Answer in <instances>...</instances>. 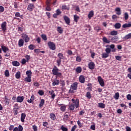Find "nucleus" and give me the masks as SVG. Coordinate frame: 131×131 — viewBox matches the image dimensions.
Listing matches in <instances>:
<instances>
[{
  "label": "nucleus",
  "instance_id": "nucleus-39",
  "mask_svg": "<svg viewBox=\"0 0 131 131\" xmlns=\"http://www.w3.org/2000/svg\"><path fill=\"white\" fill-rule=\"evenodd\" d=\"M74 20L75 22H78V20H79V16H77V15H74Z\"/></svg>",
  "mask_w": 131,
  "mask_h": 131
},
{
  "label": "nucleus",
  "instance_id": "nucleus-50",
  "mask_svg": "<svg viewBox=\"0 0 131 131\" xmlns=\"http://www.w3.org/2000/svg\"><path fill=\"white\" fill-rule=\"evenodd\" d=\"M90 128L91 129H92V130H96V125L95 124L91 125Z\"/></svg>",
  "mask_w": 131,
  "mask_h": 131
},
{
  "label": "nucleus",
  "instance_id": "nucleus-34",
  "mask_svg": "<svg viewBox=\"0 0 131 131\" xmlns=\"http://www.w3.org/2000/svg\"><path fill=\"white\" fill-rule=\"evenodd\" d=\"M24 81H26L27 82H31V77H26Z\"/></svg>",
  "mask_w": 131,
  "mask_h": 131
},
{
  "label": "nucleus",
  "instance_id": "nucleus-31",
  "mask_svg": "<svg viewBox=\"0 0 131 131\" xmlns=\"http://www.w3.org/2000/svg\"><path fill=\"white\" fill-rule=\"evenodd\" d=\"M131 27V24H124L122 25L123 28H128Z\"/></svg>",
  "mask_w": 131,
  "mask_h": 131
},
{
  "label": "nucleus",
  "instance_id": "nucleus-23",
  "mask_svg": "<svg viewBox=\"0 0 131 131\" xmlns=\"http://www.w3.org/2000/svg\"><path fill=\"white\" fill-rule=\"evenodd\" d=\"M12 64L13 66H15L16 67H18V66H20V62L17 61H14L12 62Z\"/></svg>",
  "mask_w": 131,
  "mask_h": 131
},
{
  "label": "nucleus",
  "instance_id": "nucleus-62",
  "mask_svg": "<svg viewBox=\"0 0 131 131\" xmlns=\"http://www.w3.org/2000/svg\"><path fill=\"white\" fill-rule=\"evenodd\" d=\"M33 129L34 131H37V126L36 125H33Z\"/></svg>",
  "mask_w": 131,
  "mask_h": 131
},
{
  "label": "nucleus",
  "instance_id": "nucleus-32",
  "mask_svg": "<svg viewBox=\"0 0 131 131\" xmlns=\"http://www.w3.org/2000/svg\"><path fill=\"white\" fill-rule=\"evenodd\" d=\"M57 31H58L59 33L62 34L63 33V28L61 27H57Z\"/></svg>",
  "mask_w": 131,
  "mask_h": 131
},
{
  "label": "nucleus",
  "instance_id": "nucleus-16",
  "mask_svg": "<svg viewBox=\"0 0 131 131\" xmlns=\"http://www.w3.org/2000/svg\"><path fill=\"white\" fill-rule=\"evenodd\" d=\"M49 94H50L52 99H55V97H56V94H55V92L54 91V90L49 91Z\"/></svg>",
  "mask_w": 131,
  "mask_h": 131
},
{
  "label": "nucleus",
  "instance_id": "nucleus-1",
  "mask_svg": "<svg viewBox=\"0 0 131 131\" xmlns=\"http://www.w3.org/2000/svg\"><path fill=\"white\" fill-rule=\"evenodd\" d=\"M72 102L73 103H71L69 105V109L71 111H73L76 108H78L79 107V99H76V100L74 98L72 99Z\"/></svg>",
  "mask_w": 131,
  "mask_h": 131
},
{
  "label": "nucleus",
  "instance_id": "nucleus-2",
  "mask_svg": "<svg viewBox=\"0 0 131 131\" xmlns=\"http://www.w3.org/2000/svg\"><path fill=\"white\" fill-rule=\"evenodd\" d=\"M52 71V74H53V75H56V77H59V78H62V73L59 72V71H60V70L58 69V67H57V66H54Z\"/></svg>",
  "mask_w": 131,
  "mask_h": 131
},
{
  "label": "nucleus",
  "instance_id": "nucleus-4",
  "mask_svg": "<svg viewBox=\"0 0 131 131\" xmlns=\"http://www.w3.org/2000/svg\"><path fill=\"white\" fill-rule=\"evenodd\" d=\"M48 46L50 50H52V51H55V50H56V44H55L54 42H48Z\"/></svg>",
  "mask_w": 131,
  "mask_h": 131
},
{
  "label": "nucleus",
  "instance_id": "nucleus-55",
  "mask_svg": "<svg viewBox=\"0 0 131 131\" xmlns=\"http://www.w3.org/2000/svg\"><path fill=\"white\" fill-rule=\"evenodd\" d=\"M5 57H7V58H11V54L10 53L8 52L6 54H4Z\"/></svg>",
  "mask_w": 131,
  "mask_h": 131
},
{
  "label": "nucleus",
  "instance_id": "nucleus-45",
  "mask_svg": "<svg viewBox=\"0 0 131 131\" xmlns=\"http://www.w3.org/2000/svg\"><path fill=\"white\" fill-rule=\"evenodd\" d=\"M60 129L62 131H68V128L67 127H64V125H62L60 127Z\"/></svg>",
  "mask_w": 131,
  "mask_h": 131
},
{
  "label": "nucleus",
  "instance_id": "nucleus-46",
  "mask_svg": "<svg viewBox=\"0 0 131 131\" xmlns=\"http://www.w3.org/2000/svg\"><path fill=\"white\" fill-rule=\"evenodd\" d=\"M41 37L43 39V40H48V37H47V35L46 34H42L41 36Z\"/></svg>",
  "mask_w": 131,
  "mask_h": 131
},
{
  "label": "nucleus",
  "instance_id": "nucleus-54",
  "mask_svg": "<svg viewBox=\"0 0 131 131\" xmlns=\"http://www.w3.org/2000/svg\"><path fill=\"white\" fill-rule=\"evenodd\" d=\"M94 30H96L97 32H99V30H101V28L99 26L95 27Z\"/></svg>",
  "mask_w": 131,
  "mask_h": 131
},
{
  "label": "nucleus",
  "instance_id": "nucleus-53",
  "mask_svg": "<svg viewBox=\"0 0 131 131\" xmlns=\"http://www.w3.org/2000/svg\"><path fill=\"white\" fill-rule=\"evenodd\" d=\"M46 11H52V8H51V6H47L46 8Z\"/></svg>",
  "mask_w": 131,
  "mask_h": 131
},
{
  "label": "nucleus",
  "instance_id": "nucleus-29",
  "mask_svg": "<svg viewBox=\"0 0 131 131\" xmlns=\"http://www.w3.org/2000/svg\"><path fill=\"white\" fill-rule=\"evenodd\" d=\"M24 39L25 40V42H28L29 41V37L27 34L24 35Z\"/></svg>",
  "mask_w": 131,
  "mask_h": 131
},
{
  "label": "nucleus",
  "instance_id": "nucleus-56",
  "mask_svg": "<svg viewBox=\"0 0 131 131\" xmlns=\"http://www.w3.org/2000/svg\"><path fill=\"white\" fill-rule=\"evenodd\" d=\"M76 60L77 62H81V58H80V56H77Z\"/></svg>",
  "mask_w": 131,
  "mask_h": 131
},
{
  "label": "nucleus",
  "instance_id": "nucleus-25",
  "mask_svg": "<svg viewBox=\"0 0 131 131\" xmlns=\"http://www.w3.org/2000/svg\"><path fill=\"white\" fill-rule=\"evenodd\" d=\"M21 77V73L20 71H18L15 74V78L16 79H19Z\"/></svg>",
  "mask_w": 131,
  "mask_h": 131
},
{
  "label": "nucleus",
  "instance_id": "nucleus-60",
  "mask_svg": "<svg viewBox=\"0 0 131 131\" xmlns=\"http://www.w3.org/2000/svg\"><path fill=\"white\" fill-rule=\"evenodd\" d=\"M14 9H18V3L17 2L14 3Z\"/></svg>",
  "mask_w": 131,
  "mask_h": 131
},
{
  "label": "nucleus",
  "instance_id": "nucleus-22",
  "mask_svg": "<svg viewBox=\"0 0 131 131\" xmlns=\"http://www.w3.org/2000/svg\"><path fill=\"white\" fill-rule=\"evenodd\" d=\"M60 83V81L59 80H55L52 82L53 86H55V85H59Z\"/></svg>",
  "mask_w": 131,
  "mask_h": 131
},
{
  "label": "nucleus",
  "instance_id": "nucleus-37",
  "mask_svg": "<svg viewBox=\"0 0 131 131\" xmlns=\"http://www.w3.org/2000/svg\"><path fill=\"white\" fill-rule=\"evenodd\" d=\"M98 107H99V108H105V107H106V105L104 103H98Z\"/></svg>",
  "mask_w": 131,
  "mask_h": 131
},
{
  "label": "nucleus",
  "instance_id": "nucleus-6",
  "mask_svg": "<svg viewBox=\"0 0 131 131\" xmlns=\"http://www.w3.org/2000/svg\"><path fill=\"white\" fill-rule=\"evenodd\" d=\"M98 80L101 86H105V82H104V80L103 78H102L101 76H99L98 77Z\"/></svg>",
  "mask_w": 131,
  "mask_h": 131
},
{
  "label": "nucleus",
  "instance_id": "nucleus-59",
  "mask_svg": "<svg viewBox=\"0 0 131 131\" xmlns=\"http://www.w3.org/2000/svg\"><path fill=\"white\" fill-rule=\"evenodd\" d=\"M18 131H23V126L21 125H18Z\"/></svg>",
  "mask_w": 131,
  "mask_h": 131
},
{
  "label": "nucleus",
  "instance_id": "nucleus-24",
  "mask_svg": "<svg viewBox=\"0 0 131 131\" xmlns=\"http://www.w3.org/2000/svg\"><path fill=\"white\" fill-rule=\"evenodd\" d=\"M102 40L103 42H105V43H110V42H111V41L110 40H108L106 37H103Z\"/></svg>",
  "mask_w": 131,
  "mask_h": 131
},
{
  "label": "nucleus",
  "instance_id": "nucleus-19",
  "mask_svg": "<svg viewBox=\"0 0 131 131\" xmlns=\"http://www.w3.org/2000/svg\"><path fill=\"white\" fill-rule=\"evenodd\" d=\"M93 16H94V11L93 10L90 11L88 14V18L89 19H92V18H93Z\"/></svg>",
  "mask_w": 131,
  "mask_h": 131
},
{
  "label": "nucleus",
  "instance_id": "nucleus-63",
  "mask_svg": "<svg viewBox=\"0 0 131 131\" xmlns=\"http://www.w3.org/2000/svg\"><path fill=\"white\" fill-rule=\"evenodd\" d=\"M126 131H131V128H130L129 126H126Z\"/></svg>",
  "mask_w": 131,
  "mask_h": 131
},
{
  "label": "nucleus",
  "instance_id": "nucleus-14",
  "mask_svg": "<svg viewBox=\"0 0 131 131\" xmlns=\"http://www.w3.org/2000/svg\"><path fill=\"white\" fill-rule=\"evenodd\" d=\"M89 69H91V70H93V69H95V63L93 62H91L88 64Z\"/></svg>",
  "mask_w": 131,
  "mask_h": 131
},
{
  "label": "nucleus",
  "instance_id": "nucleus-48",
  "mask_svg": "<svg viewBox=\"0 0 131 131\" xmlns=\"http://www.w3.org/2000/svg\"><path fill=\"white\" fill-rule=\"evenodd\" d=\"M38 94L40 95V96H43L45 92H43V91L42 90H39L38 92Z\"/></svg>",
  "mask_w": 131,
  "mask_h": 131
},
{
  "label": "nucleus",
  "instance_id": "nucleus-44",
  "mask_svg": "<svg viewBox=\"0 0 131 131\" xmlns=\"http://www.w3.org/2000/svg\"><path fill=\"white\" fill-rule=\"evenodd\" d=\"M105 53H106L107 54H110V53H111V48H107L105 49Z\"/></svg>",
  "mask_w": 131,
  "mask_h": 131
},
{
  "label": "nucleus",
  "instance_id": "nucleus-17",
  "mask_svg": "<svg viewBox=\"0 0 131 131\" xmlns=\"http://www.w3.org/2000/svg\"><path fill=\"white\" fill-rule=\"evenodd\" d=\"M34 99H35V96H34V95H32L30 99H28L27 100L28 103H32V102L34 101Z\"/></svg>",
  "mask_w": 131,
  "mask_h": 131
},
{
  "label": "nucleus",
  "instance_id": "nucleus-26",
  "mask_svg": "<svg viewBox=\"0 0 131 131\" xmlns=\"http://www.w3.org/2000/svg\"><path fill=\"white\" fill-rule=\"evenodd\" d=\"M43 105H45V99H41L40 100V102L39 104V108H41L42 107V106H43Z\"/></svg>",
  "mask_w": 131,
  "mask_h": 131
},
{
  "label": "nucleus",
  "instance_id": "nucleus-3",
  "mask_svg": "<svg viewBox=\"0 0 131 131\" xmlns=\"http://www.w3.org/2000/svg\"><path fill=\"white\" fill-rule=\"evenodd\" d=\"M57 57L59 59L56 60V62L57 63V66L59 67L60 65H61V62H62L61 60L64 59V55L61 53H59L58 54Z\"/></svg>",
  "mask_w": 131,
  "mask_h": 131
},
{
  "label": "nucleus",
  "instance_id": "nucleus-35",
  "mask_svg": "<svg viewBox=\"0 0 131 131\" xmlns=\"http://www.w3.org/2000/svg\"><path fill=\"white\" fill-rule=\"evenodd\" d=\"M85 97L88 98V99H91L92 98V94H91V92H87V93L85 94Z\"/></svg>",
  "mask_w": 131,
  "mask_h": 131
},
{
  "label": "nucleus",
  "instance_id": "nucleus-61",
  "mask_svg": "<svg viewBox=\"0 0 131 131\" xmlns=\"http://www.w3.org/2000/svg\"><path fill=\"white\" fill-rule=\"evenodd\" d=\"M14 125H10L9 127V129L10 131H11L13 129L14 130Z\"/></svg>",
  "mask_w": 131,
  "mask_h": 131
},
{
  "label": "nucleus",
  "instance_id": "nucleus-43",
  "mask_svg": "<svg viewBox=\"0 0 131 131\" xmlns=\"http://www.w3.org/2000/svg\"><path fill=\"white\" fill-rule=\"evenodd\" d=\"M28 48H29V50H34V49H35V46H34V45L31 44L29 45Z\"/></svg>",
  "mask_w": 131,
  "mask_h": 131
},
{
  "label": "nucleus",
  "instance_id": "nucleus-13",
  "mask_svg": "<svg viewBox=\"0 0 131 131\" xmlns=\"http://www.w3.org/2000/svg\"><path fill=\"white\" fill-rule=\"evenodd\" d=\"M25 118H26V114L21 113L20 117V121L21 122H25Z\"/></svg>",
  "mask_w": 131,
  "mask_h": 131
},
{
  "label": "nucleus",
  "instance_id": "nucleus-9",
  "mask_svg": "<svg viewBox=\"0 0 131 131\" xmlns=\"http://www.w3.org/2000/svg\"><path fill=\"white\" fill-rule=\"evenodd\" d=\"M23 101H24V96H18L16 98V102H17V103H22Z\"/></svg>",
  "mask_w": 131,
  "mask_h": 131
},
{
  "label": "nucleus",
  "instance_id": "nucleus-15",
  "mask_svg": "<svg viewBox=\"0 0 131 131\" xmlns=\"http://www.w3.org/2000/svg\"><path fill=\"white\" fill-rule=\"evenodd\" d=\"M24 46V40L23 39H20L18 40V47L21 48V47H23Z\"/></svg>",
  "mask_w": 131,
  "mask_h": 131
},
{
  "label": "nucleus",
  "instance_id": "nucleus-36",
  "mask_svg": "<svg viewBox=\"0 0 131 131\" xmlns=\"http://www.w3.org/2000/svg\"><path fill=\"white\" fill-rule=\"evenodd\" d=\"M131 38V33H129V34L126 35L124 37V39H129Z\"/></svg>",
  "mask_w": 131,
  "mask_h": 131
},
{
  "label": "nucleus",
  "instance_id": "nucleus-51",
  "mask_svg": "<svg viewBox=\"0 0 131 131\" xmlns=\"http://www.w3.org/2000/svg\"><path fill=\"white\" fill-rule=\"evenodd\" d=\"M25 57L26 59L27 62H29V60L30 59V56L26 55V56H25Z\"/></svg>",
  "mask_w": 131,
  "mask_h": 131
},
{
  "label": "nucleus",
  "instance_id": "nucleus-64",
  "mask_svg": "<svg viewBox=\"0 0 131 131\" xmlns=\"http://www.w3.org/2000/svg\"><path fill=\"white\" fill-rule=\"evenodd\" d=\"M127 100H131V95L128 94L126 96Z\"/></svg>",
  "mask_w": 131,
  "mask_h": 131
},
{
  "label": "nucleus",
  "instance_id": "nucleus-49",
  "mask_svg": "<svg viewBox=\"0 0 131 131\" xmlns=\"http://www.w3.org/2000/svg\"><path fill=\"white\" fill-rule=\"evenodd\" d=\"M27 62V60H26V59H25V58H23L21 59V63L23 65H25V64H26Z\"/></svg>",
  "mask_w": 131,
  "mask_h": 131
},
{
  "label": "nucleus",
  "instance_id": "nucleus-20",
  "mask_svg": "<svg viewBox=\"0 0 131 131\" xmlns=\"http://www.w3.org/2000/svg\"><path fill=\"white\" fill-rule=\"evenodd\" d=\"M81 71H82V69L81 68V67H77L76 68V72L77 73H81Z\"/></svg>",
  "mask_w": 131,
  "mask_h": 131
},
{
  "label": "nucleus",
  "instance_id": "nucleus-21",
  "mask_svg": "<svg viewBox=\"0 0 131 131\" xmlns=\"http://www.w3.org/2000/svg\"><path fill=\"white\" fill-rule=\"evenodd\" d=\"M26 75L27 76V77H31L32 75V72H31L30 70L27 71L26 72Z\"/></svg>",
  "mask_w": 131,
  "mask_h": 131
},
{
  "label": "nucleus",
  "instance_id": "nucleus-10",
  "mask_svg": "<svg viewBox=\"0 0 131 131\" xmlns=\"http://www.w3.org/2000/svg\"><path fill=\"white\" fill-rule=\"evenodd\" d=\"M79 81L81 83H84L85 81V78L83 75H80L79 77Z\"/></svg>",
  "mask_w": 131,
  "mask_h": 131
},
{
  "label": "nucleus",
  "instance_id": "nucleus-7",
  "mask_svg": "<svg viewBox=\"0 0 131 131\" xmlns=\"http://www.w3.org/2000/svg\"><path fill=\"white\" fill-rule=\"evenodd\" d=\"M78 87V83L77 82H74L71 85V89L73 90V91H77V88Z\"/></svg>",
  "mask_w": 131,
  "mask_h": 131
},
{
  "label": "nucleus",
  "instance_id": "nucleus-18",
  "mask_svg": "<svg viewBox=\"0 0 131 131\" xmlns=\"http://www.w3.org/2000/svg\"><path fill=\"white\" fill-rule=\"evenodd\" d=\"M115 11L116 12L117 15H118L119 16L121 15V10L120 9V8L117 7L116 8Z\"/></svg>",
  "mask_w": 131,
  "mask_h": 131
},
{
  "label": "nucleus",
  "instance_id": "nucleus-58",
  "mask_svg": "<svg viewBox=\"0 0 131 131\" xmlns=\"http://www.w3.org/2000/svg\"><path fill=\"white\" fill-rule=\"evenodd\" d=\"M115 58H116V60H118V61H121V56H116Z\"/></svg>",
  "mask_w": 131,
  "mask_h": 131
},
{
  "label": "nucleus",
  "instance_id": "nucleus-5",
  "mask_svg": "<svg viewBox=\"0 0 131 131\" xmlns=\"http://www.w3.org/2000/svg\"><path fill=\"white\" fill-rule=\"evenodd\" d=\"M35 8V7L34 4H29L28 6L27 10L29 11V12H32Z\"/></svg>",
  "mask_w": 131,
  "mask_h": 131
},
{
  "label": "nucleus",
  "instance_id": "nucleus-47",
  "mask_svg": "<svg viewBox=\"0 0 131 131\" xmlns=\"http://www.w3.org/2000/svg\"><path fill=\"white\" fill-rule=\"evenodd\" d=\"M77 124L79 127H82L83 126V124L81 123V122L79 120L77 121Z\"/></svg>",
  "mask_w": 131,
  "mask_h": 131
},
{
  "label": "nucleus",
  "instance_id": "nucleus-38",
  "mask_svg": "<svg viewBox=\"0 0 131 131\" xmlns=\"http://www.w3.org/2000/svg\"><path fill=\"white\" fill-rule=\"evenodd\" d=\"M60 111H61L62 112H65V111H66V105H62L60 107Z\"/></svg>",
  "mask_w": 131,
  "mask_h": 131
},
{
  "label": "nucleus",
  "instance_id": "nucleus-40",
  "mask_svg": "<svg viewBox=\"0 0 131 131\" xmlns=\"http://www.w3.org/2000/svg\"><path fill=\"white\" fill-rule=\"evenodd\" d=\"M4 74L6 77H9V76H10V72H9V70H6L5 71Z\"/></svg>",
  "mask_w": 131,
  "mask_h": 131
},
{
  "label": "nucleus",
  "instance_id": "nucleus-28",
  "mask_svg": "<svg viewBox=\"0 0 131 131\" xmlns=\"http://www.w3.org/2000/svg\"><path fill=\"white\" fill-rule=\"evenodd\" d=\"M101 57L103 59H106V58H108L109 57V54L107 53H103L101 55Z\"/></svg>",
  "mask_w": 131,
  "mask_h": 131
},
{
  "label": "nucleus",
  "instance_id": "nucleus-52",
  "mask_svg": "<svg viewBox=\"0 0 131 131\" xmlns=\"http://www.w3.org/2000/svg\"><path fill=\"white\" fill-rule=\"evenodd\" d=\"M124 19L125 20H127L128 19V13L127 12H125L124 13Z\"/></svg>",
  "mask_w": 131,
  "mask_h": 131
},
{
  "label": "nucleus",
  "instance_id": "nucleus-30",
  "mask_svg": "<svg viewBox=\"0 0 131 131\" xmlns=\"http://www.w3.org/2000/svg\"><path fill=\"white\" fill-rule=\"evenodd\" d=\"M18 109H19V107L13 108V112H14V115H18V114L19 113V112H18Z\"/></svg>",
  "mask_w": 131,
  "mask_h": 131
},
{
  "label": "nucleus",
  "instance_id": "nucleus-33",
  "mask_svg": "<svg viewBox=\"0 0 131 131\" xmlns=\"http://www.w3.org/2000/svg\"><path fill=\"white\" fill-rule=\"evenodd\" d=\"M121 27V24L119 23H117L115 25V28L116 29H119Z\"/></svg>",
  "mask_w": 131,
  "mask_h": 131
},
{
  "label": "nucleus",
  "instance_id": "nucleus-8",
  "mask_svg": "<svg viewBox=\"0 0 131 131\" xmlns=\"http://www.w3.org/2000/svg\"><path fill=\"white\" fill-rule=\"evenodd\" d=\"M1 29H2V31H4V32H6L7 30V22L4 21L1 24Z\"/></svg>",
  "mask_w": 131,
  "mask_h": 131
},
{
  "label": "nucleus",
  "instance_id": "nucleus-57",
  "mask_svg": "<svg viewBox=\"0 0 131 131\" xmlns=\"http://www.w3.org/2000/svg\"><path fill=\"white\" fill-rule=\"evenodd\" d=\"M5 11V8L3 6H0V13H3Z\"/></svg>",
  "mask_w": 131,
  "mask_h": 131
},
{
  "label": "nucleus",
  "instance_id": "nucleus-42",
  "mask_svg": "<svg viewBox=\"0 0 131 131\" xmlns=\"http://www.w3.org/2000/svg\"><path fill=\"white\" fill-rule=\"evenodd\" d=\"M118 32L116 31H112L110 32V34L111 35H117Z\"/></svg>",
  "mask_w": 131,
  "mask_h": 131
},
{
  "label": "nucleus",
  "instance_id": "nucleus-11",
  "mask_svg": "<svg viewBox=\"0 0 131 131\" xmlns=\"http://www.w3.org/2000/svg\"><path fill=\"white\" fill-rule=\"evenodd\" d=\"M63 19L66 23V24H67L68 25H70V18H69V17H68V16H64Z\"/></svg>",
  "mask_w": 131,
  "mask_h": 131
},
{
  "label": "nucleus",
  "instance_id": "nucleus-12",
  "mask_svg": "<svg viewBox=\"0 0 131 131\" xmlns=\"http://www.w3.org/2000/svg\"><path fill=\"white\" fill-rule=\"evenodd\" d=\"M1 49L4 53H7V52H9V48H8V47L5 46L4 45L1 46Z\"/></svg>",
  "mask_w": 131,
  "mask_h": 131
},
{
  "label": "nucleus",
  "instance_id": "nucleus-41",
  "mask_svg": "<svg viewBox=\"0 0 131 131\" xmlns=\"http://www.w3.org/2000/svg\"><path fill=\"white\" fill-rule=\"evenodd\" d=\"M114 98L115 99V100H118V99H119V93H116Z\"/></svg>",
  "mask_w": 131,
  "mask_h": 131
},
{
  "label": "nucleus",
  "instance_id": "nucleus-27",
  "mask_svg": "<svg viewBox=\"0 0 131 131\" xmlns=\"http://www.w3.org/2000/svg\"><path fill=\"white\" fill-rule=\"evenodd\" d=\"M50 117L52 120H56V115L54 113H51L50 114Z\"/></svg>",
  "mask_w": 131,
  "mask_h": 131
}]
</instances>
